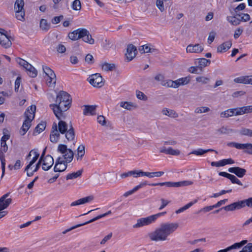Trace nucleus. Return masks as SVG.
Returning a JSON list of instances; mask_svg holds the SVG:
<instances>
[{
  "label": "nucleus",
  "mask_w": 252,
  "mask_h": 252,
  "mask_svg": "<svg viewBox=\"0 0 252 252\" xmlns=\"http://www.w3.org/2000/svg\"><path fill=\"white\" fill-rule=\"evenodd\" d=\"M72 8L74 10H80L81 8V4L80 0H75L72 4Z\"/></svg>",
  "instance_id": "49"
},
{
  "label": "nucleus",
  "mask_w": 252,
  "mask_h": 252,
  "mask_svg": "<svg viewBox=\"0 0 252 252\" xmlns=\"http://www.w3.org/2000/svg\"><path fill=\"white\" fill-rule=\"evenodd\" d=\"M94 199L92 195L88 196L76 200L70 204L71 206H75L79 205L84 204L92 201Z\"/></svg>",
  "instance_id": "21"
},
{
  "label": "nucleus",
  "mask_w": 252,
  "mask_h": 252,
  "mask_svg": "<svg viewBox=\"0 0 252 252\" xmlns=\"http://www.w3.org/2000/svg\"><path fill=\"white\" fill-rule=\"evenodd\" d=\"M36 110V106L35 105H31L25 112L26 116L25 120L32 122L35 116V112Z\"/></svg>",
  "instance_id": "15"
},
{
  "label": "nucleus",
  "mask_w": 252,
  "mask_h": 252,
  "mask_svg": "<svg viewBox=\"0 0 252 252\" xmlns=\"http://www.w3.org/2000/svg\"><path fill=\"white\" fill-rule=\"evenodd\" d=\"M10 192H8L0 198V210H3L7 208L12 202V199L6 198L9 195Z\"/></svg>",
  "instance_id": "11"
},
{
  "label": "nucleus",
  "mask_w": 252,
  "mask_h": 252,
  "mask_svg": "<svg viewBox=\"0 0 252 252\" xmlns=\"http://www.w3.org/2000/svg\"><path fill=\"white\" fill-rule=\"evenodd\" d=\"M79 37H82L83 41L90 44L94 43V40L92 38L90 32L86 29H83L80 33Z\"/></svg>",
  "instance_id": "10"
},
{
  "label": "nucleus",
  "mask_w": 252,
  "mask_h": 252,
  "mask_svg": "<svg viewBox=\"0 0 252 252\" xmlns=\"http://www.w3.org/2000/svg\"><path fill=\"white\" fill-rule=\"evenodd\" d=\"M234 114L233 109H229L225 111L222 112L220 113V117L221 118H228L234 116Z\"/></svg>",
  "instance_id": "44"
},
{
  "label": "nucleus",
  "mask_w": 252,
  "mask_h": 252,
  "mask_svg": "<svg viewBox=\"0 0 252 252\" xmlns=\"http://www.w3.org/2000/svg\"><path fill=\"white\" fill-rule=\"evenodd\" d=\"M116 68V65L114 63H105L102 64V68L106 71H113Z\"/></svg>",
  "instance_id": "38"
},
{
  "label": "nucleus",
  "mask_w": 252,
  "mask_h": 252,
  "mask_svg": "<svg viewBox=\"0 0 252 252\" xmlns=\"http://www.w3.org/2000/svg\"><path fill=\"white\" fill-rule=\"evenodd\" d=\"M55 102L54 104H50V108L52 109L58 120L64 119L66 117L64 112L69 109L71 102L66 103L65 101L60 102L55 101Z\"/></svg>",
  "instance_id": "5"
},
{
  "label": "nucleus",
  "mask_w": 252,
  "mask_h": 252,
  "mask_svg": "<svg viewBox=\"0 0 252 252\" xmlns=\"http://www.w3.org/2000/svg\"><path fill=\"white\" fill-rule=\"evenodd\" d=\"M136 51V47L132 44H129L127 46L126 56L128 61H131L135 57Z\"/></svg>",
  "instance_id": "16"
},
{
  "label": "nucleus",
  "mask_w": 252,
  "mask_h": 252,
  "mask_svg": "<svg viewBox=\"0 0 252 252\" xmlns=\"http://www.w3.org/2000/svg\"><path fill=\"white\" fill-rule=\"evenodd\" d=\"M217 131L220 134H228L234 132V130L233 129L228 128L227 127L223 126L218 129Z\"/></svg>",
  "instance_id": "45"
},
{
  "label": "nucleus",
  "mask_w": 252,
  "mask_h": 252,
  "mask_svg": "<svg viewBox=\"0 0 252 252\" xmlns=\"http://www.w3.org/2000/svg\"><path fill=\"white\" fill-rule=\"evenodd\" d=\"M137 97L140 100H147V96L142 92L140 91H136V92Z\"/></svg>",
  "instance_id": "54"
},
{
  "label": "nucleus",
  "mask_w": 252,
  "mask_h": 252,
  "mask_svg": "<svg viewBox=\"0 0 252 252\" xmlns=\"http://www.w3.org/2000/svg\"><path fill=\"white\" fill-rule=\"evenodd\" d=\"M3 151L2 150H0V159L1 164V170H2V174L1 178H2L4 175L5 173V159L4 158V155L3 153Z\"/></svg>",
  "instance_id": "31"
},
{
  "label": "nucleus",
  "mask_w": 252,
  "mask_h": 252,
  "mask_svg": "<svg viewBox=\"0 0 252 252\" xmlns=\"http://www.w3.org/2000/svg\"><path fill=\"white\" fill-rule=\"evenodd\" d=\"M111 211H108L107 212L104 213V214H101V215H98L97 216V217L90 220L86 222V223H91V222H93L95 220H97L103 217H106V216L109 215V214H111Z\"/></svg>",
  "instance_id": "46"
},
{
  "label": "nucleus",
  "mask_w": 252,
  "mask_h": 252,
  "mask_svg": "<svg viewBox=\"0 0 252 252\" xmlns=\"http://www.w3.org/2000/svg\"><path fill=\"white\" fill-rule=\"evenodd\" d=\"M31 122H32L29 121L28 120L24 121L22 126L20 130V133L21 135H24L26 134L27 131L31 126Z\"/></svg>",
  "instance_id": "26"
},
{
  "label": "nucleus",
  "mask_w": 252,
  "mask_h": 252,
  "mask_svg": "<svg viewBox=\"0 0 252 252\" xmlns=\"http://www.w3.org/2000/svg\"><path fill=\"white\" fill-rule=\"evenodd\" d=\"M77 159H81L85 155V146L80 145L77 148Z\"/></svg>",
  "instance_id": "40"
},
{
  "label": "nucleus",
  "mask_w": 252,
  "mask_h": 252,
  "mask_svg": "<svg viewBox=\"0 0 252 252\" xmlns=\"http://www.w3.org/2000/svg\"><path fill=\"white\" fill-rule=\"evenodd\" d=\"M162 113L172 118H177L178 116V114L174 110L168 109L166 108L162 109Z\"/></svg>",
  "instance_id": "30"
},
{
  "label": "nucleus",
  "mask_w": 252,
  "mask_h": 252,
  "mask_svg": "<svg viewBox=\"0 0 252 252\" xmlns=\"http://www.w3.org/2000/svg\"><path fill=\"white\" fill-rule=\"evenodd\" d=\"M156 6L161 12H163L164 10L163 0H157Z\"/></svg>",
  "instance_id": "59"
},
{
  "label": "nucleus",
  "mask_w": 252,
  "mask_h": 252,
  "mask_svg": "<svg viewBox=\"0 0 252 252\" xmlns=\"http://www.w3.org/2000/svg\"><path fill=\"white\" fill-rule=\"evenodd\" d=\"M83 28H79L72 32H70L68 34V38L73 41L77 40L79 39L82 38L79 37L80 33L81 32Z\"/></svg>",
  "instance_id": "23"
},
{
  "label": "nucleus",
  "mask_w": 252,
  "mask_h": 252,
  "mask_svg": "<svg viewBox=\"0 0 252 252\" xmlns=\"http://www.w3.org/2000/svg\"><path fill=\"white\" fill-rule=\"evenodd\" d=\"M121 107H123L128 110H130L133 107H134L133 103L130 102L122 101L120 103Z\"/></svg>",
  "instance_id": "43"
},
{
  "label": "nucleus",
  "mask_w": 252,
  "mask_h": 252,
  "mask_svg": "<svg viewBox=\"0 0 252 252\" xmlns=\"http://www.w3.org/2000/svg\"><path fill=\"white\" fill-rule=\"evenodd\" d=\"M82 172L83 169H81L77 171L76 172L68 174L66 176V180H72L79 177L82 175Z\"/></svg>",
  "instance_id": "33"
},
{
  "label": "nucleus",
  "mask_w": 252,
  "mask_h": 252,
  "mask_svg": "<svg viewBox=\"0 0 252 252\" xmlns=\"http://www.w3.org/2000/svg\"><path fill=\"white\" fill-rule=\"evenodd\" d=\"M21 82V78L18 76L15 82V91L18 92Z\"/></svg>",
  "instance_id": "64"
},
{
  "label": "nucleus",
  "mask_w": 252,
  "mask_h": 252,
  "mask_svg": "<svg viewBox=\"0 0 252 252\" xmlns=\"http://www.w3.org/2000/svg\"><path fill=\"white\" fill-rule=\"evenodd\" d=\"M42 168L43 170L47 171L54 164V159L53 157L48 155L45 156L43 160H42Z\"/></svg>",
  "instance_id": "12"
},
{
  "label": "nucleus",
  "mask_w": 252,
  "mask_h": 252,
  "mask_svg": "<svg viewBox=\"0 0 252 252\" xmlns=\"http://www.w3.org/2000/svg\"><path fill=\"white\" fill-rule=\"evenodd\" d=\"M247 243V240H243L239 243H234L233 245L229 246L230 250L232 249L240 248Z\"/></svg>",
  "instance_id": "47"
},
{
  "label": "nucleus",
  "mask_w": 252,
  "mask_h": 252,
  "mask_svg": "<svg viewBox=\"0 0 252 252\" xmlns=\"http://www.w3.org/2000/svg\"><path fill=\"white\" fill-rule=\"evenodd\" d=\"M228 170L229 172L235 174L239 178L243 177L247 172L245 169L239 167H230Z\"/></svg>",
  "instance_id": "18"
},
{
  "label": "nucleus",
  "mask_w": 252,
  "mask_h": 252,
  "mask_svg": "<svg viewBox=\"0 0 252 252\" xmlns=\"http://www.w3.org/2000/svg\"><path fill=\"white\" fill-rule=\"evenodd\" d=\"M31 66H27L26 68V69L28 71V75L32 78L35 77L37 75V70L32 66L31 64H30Z\"/></svg>",
  "instance_id": "34"
},
{
  "label": "nucleus",
  "mask_w": 252,
  "mask_h": 252,
  "mask_svg": "<svg viewBox=\"0 0 252 252\" xmlns=\"http://www.w3.org/2000/svg\"><path fill=\"white\" fill-rule=\"evenodd\" d=\"M63 120H59L58 125L55 122L53 124L50 135V140L53 143H55L58 141L60 133L65 134V137L68 141L74 140L75 134L73 127L72 125H70L69 126V129H67V124Z\"/></svg>",
  "instance_id": "1"
},
{
  "label": "nucleus",
  "mask_w": 252,
  "mask_h": 252,
  "mask_svg": "<svg viewBox=\"0 0 252 252\" xmlns=\"http://www.w3.org/2000/svg\"><path fill=\"white\" fill-rule=\"evenodd\" d=\"M154 222L152 215L146 218H143L138 219L137 223L133 226V228H139L144 225H149Z\"/></svg>",
  "instance_id": "9"
},
{
  "label": "nucleus",
  "mask_w": 252,
  "mask_h": 252,
  "mask_svg": "<svg viewBox=\"0 0 252 252\" xmlns=\"http://www.w3.org/2000/svg\"><path fill=\"white\" fill-rule=\"evenodd\" d=\"M196 80L198 82H201L202 84H207L210 81V79L207 77H203V76H199L197 77L196 78Z\"/></svg>",
  "instance_id": "56"
},
{
  "label": "nucleus",
  "mask_w": 252,
  "mask_h": 252,
  "mask_svg": "<svg viewBox=\"0 0 252 252\" xmlns=\"http://www.w3.org/2000/svg\"><path fill=\"white\" fill-rule=\"evenodd\" d=\"M85 108L83 111V114L85 115L90 114L91 115H95L96 106L95 105H84Z\"/></svg>",
  "instance_id": "25"
},
{
  "label": "nucleus",
  "mask_w": 252,
  "mask_h": 252,
  "mask_svg": "<svg viewBox=\"0 0 252 252\" xmlns=\"http://www.w3.org/2000/svg\"><path fill=\"white\" fill-rule=\"evenodd\" d=\"M219 175L220 176H222L229 179L233 184H237L241 186L243 185L242 182L233 175L229 174L225 172H220L219 173Z\"/></svg>",
  "instance_id": "17"
},
{
  "label": "nucleus",
  "mask_w": 252,
  "mask_h": 252,
  "mask_svg": "<svg viewBox=\"0 0 252 252\" xmlns=\"http://www.w3.org/2000/svg\"><path fill=\"white\" fill-rule=\"evenodd\" d=\"M197 60H198V66L199 67L200 71L202 70L203 67L209 65L211 63V61L205 58H200L197 59Z\"/></svg>",
  "instance_id": "27"
},
{
  "label": "nucleus",
  "mask_w": 252,
  "mask_h": 252,
  "mask_svg": "<svg viewBox=\"0 0 252 252\" xmlns=\"http://www.w3.org/2000/svg\"><path fill=\"white\" fill-rule=\"evenodd\" d=\"M240 133L243 135L252 137V130L249 128H242L240 131Z\"/></svg>",
  "instance_id": "50"
},
{
  "label": "nucleus",
  "mask_w": 252,
  "mask_h": 252,
  "mask_svg": "<svg viewBox=\"0 0 252 252\" xmlns=\"http://www.w3.org/2000/svg\"><path fill=\"white\" fill-rule=\"evenodd\" d=\"M241 205H245L249 207L252 208V197H250L248 199L241 200Z\"/></svg>",
  "instance_id": "51"
},
{
  "label": "nucleus",
  "mask_w": 252,
  "mask_h": 252,
  "mask_svg": "<svg viewBox=\"0 0 252 252\" xmlns=\"http://www.w3.org/2000/svg\"><path fill=\"white\" fill-rule=\"evenodd\" d=\"M214 151L216 154H218V152L217 151L214 150L213 149H207V150H203L202 149H198L197 150L192 151L190 154H193L196 156H202L205 153H207L209 152H213Z\"/></svg>",
  "instance_id": "28"
},
{
  "label": "nucleus",
  "mask_w": 252,
  "mask_h": 252,
  "mask_svg": "<svg viewBox=\"0 0 252 252\" xmlns=\"http://www.w3.org/2000/svg\"><path fill=\"white\" fill-rule=\"evenodd\" d=\"M46 126V123L45 122H41L35 127L33 134H34L35 133H37V134L41 133L45 129Z\"/></svg>",
  "instance_id": "35"
},
{
  "label": "nucleus",
  "mask_w": 252,
  "mask_h": 252,
  "mask_svg": "<svg viewBox=\"0 0 252 252\" xmlns=\"http://www.w3.org/2000/svg\"><path fill=\"white\" fill-rule=\"evenodd\" d=\"M25 2L24 0H16L14 3V9L15 11L24 10V6Z\"/></svg>",
  "instance_id": "32"
},
{
  "label": "nucleus",
  "mask_w": 252,
  "mask_h": 252,
  "mask_svg": "<svg viewBox=\"0 0 252 252\" xmlns=\"http://www.w3.org/2000/svg\"><path fill=\"white\" fill-rule=\"evenodd\" d=\"M239 252H252V243H248Z\"/></svg>",
  "instance_id": "60"
},
{
  "label": "nucleus",
  "mask_w": 252,
  "mask_h": 252,
  "mask_svg": "<svg viewBox=\"0 0 252 252\" xmlns=\"http://www.w3.org/2000/svg\"><path fill=\"white\" fill-rule=\"evenodd\" d=\"M177 223H163L160 227L148 234L150 240L153 241H164L178 227Z\"/></svg>",
  "instance_id": "2"
},
{
  "label": "nucleus",
  "mask_w": 252,
  "mask_h": 252,
  "mask_svg": "<svg viewBox=\"0 0 252 252\" xmlns=\"http://www.w3.org/2000/svg\"><path fill=\"white\" fill-rule=\"evenodd\" d=\"M63 18V15L54 17L52 20V23L54 24H57L60 22V21Z\"/></svg>",
  "instance_id": "63"
},
{
  "label": "nucleus",
  "mask_w": 252,
  "mask_h": 252,
  "mask_svg": "<svg viewBox=\"0 0 252 252\" xmlns=\"http://www.w3.org/2000/svg\"><path fill=\"white\" fill-rule=\"evenodd\" d=\"M210 111V108L207 107H200L197 108L195 110V112L196 113H205L207 112Z\"/></svg>",
  "instance_id": "57"
},
{
  "label": "nucleus",
  "mask_w": 252,
  "mask_h": 252,
  "mask_svg": "<svg viewBox=\"0 0 252 252\" xmlns=\"http://www.w3.org/2000/svg\"><path fill=\"white\" fill-rule=\"evenodd\" d=\"M143 171L142 170H132L127 172L121 174V177L122 179L127 178L130 176H133L134 178H138L139 177L143 176Z\"/></svg>",
  "instance_id": "19"
},
{
  "label": "nucleus",
  "mask_w": 252,
  "mask_h": 252,
  "mask_svg": "<svg viewBox=\"0 0 252 252\" xmlns=\"http://www.w3.org/2000/svg\"><path fill=\"white\" fill-rule=\"evenodd\" d=\"M192 184V182L191 181H184L181 182H166L163 183H152L148 184L147 181H144L143 182L141 183L139 185L135 187L132 190L133 192H135L139 189L141 188L144 187L146 185H149L151 186H166V187L171 188V187H175L177 188L179 187H183L187 186L189 185H190Z\"/></svg>",
  "instance_id": "4"
},
{
  "label": "nucleus",
  "mask_w": 252,
  "mask_h": 252,
  "mask_svg": "<svg viewBox=\"0 0 252 252\" xmlns=\"http://www.w3.org/2000/svg\"><path fill=\"white\" fill-rule=\"evenodd\" d=\"M232 46L230 41H227L220 44L218 47L217 52L219 53L225 52L227 51Z\"/></svg>",
  "instance_id": "24"
},
{
  "label": "nucleus",
  "mask_w": 252,
  "mask_h": 252,
  "mask_svg": "<svg viewBox=\"0 0 252 252\" xmlns=\"http://www.w3.org/2000/svg\"><path fill=\"white\" fill-rule=\"evenodd\" d=\"M6 32L2 29H0V44L5 48L10 47L11 45V40H13L11 36L6 34Z\"/></svg>",
  "instance_id": "6"
},
{
  "label": "nucleus",
  "mask_w": 252,
  "mask_h": 252,
  "mask_svg": "<svg viewBox=\"0 0 252 252\" xmlns=\"http://www.w3.org/2000/svg\"><path fill=\"white\" fill-rule=\"evenodd\" d=\"M234 163V161L232 158L223 159L220 160V166H223L226 164H233Z\"/></svg>",
  "instance_id": "58"
},
{
  "label": "nucleus",
  "mask_w": 252,
  "mask_h": 252,
  "mask_svg": "<svg viewBox=\"0 0 252 252\" xmlns=\"http://www.w3.org/2000/svg\"><path fill=\"white\" fill-rule=\"evenodd\" d=\"M160 152L161 153H164L166 155H170L172 156H178L180 154V150L178 149H173L171 147L167 148L164 146L160 148Z\"/></svg>",
  "instance_id": "20"
},
{
  "label": "nucleus",
  "mask_w": 252,
  "mask_h": 252,
  "mask_svg": "<svg viewBox=\"0 0 252 252\" xmlns=\"http://www.w3.org/2000/svg\"><path fill=\"white\" fill-rule=\"evenodd\" d=\"M141 53L152 52V49L147 45L142 46L139 48Z\"/></svg>",
  "instance_id": "53"
},
{
  "label": "nucleus",
  "mask_w": 252,
  "mask_h": 252,
  "mask_svg": "<svg viewBox=\"0 0 252 252\" xmlns=\"http://www.w3.org/2000/svg\"><path fill=\"white\" fill-rule=\"evenodd\" d=\"M42 69L44 73H45L48 77H52L54 78L55 77V76H56V74L54 71L52 69H51L49 67L43 65Z\"/></svg>",
  "instance_id": "39"
},
{
  "label": "nucleus",
  "mask_w": 252,
  "mask_h": 252,
  "mask_svg": "<svg viewBox=\"0 0 252 252\" xmlns=\"http://www.w3.org/2000/svg\"><path fill=\"white\" fill-rule=\"evenodd\" d=\"M190 77L189 76L179 79V81L181 82L180 83L182 85L188 84L190 82Z\"/></svg>",
  "instance_id": "61"
},
{
  "label": "nucleus",
  "mask_w": 252,
  "mask_h": 252,
  "mask_svg": "<svg viewBox=\"0 0 252 252\" xmlns=\"http://www.w3.org/2000/svg\"><path fill=\"white\" fill-rule=\"evenodd\" d=\"M203 50V47L199 44H190L186 48L187 52L191 53H199L202 52Z\"/></svg>",
  "instance_id": "14"
},
{
  "label": "nucleus",
  "mask_w": 252,
  "mask_h": 252,
  "mask_svg": "<svg viewBox=\"0 0 252 252\" xmlns=\"http://www.w3.org/2000/svg\"><path fill=\"white\" fill-rule=\"evenodd\" d=\"M17 62L20 65L23 66L25 69L27 66H31L28 62L21 58L17 59Z\"/></svg>",
  "instance_id": "55"
},
{
  "label": "nucleus",
  "mask_w": 252,
  "mask_h": 252,
  "mask_svg": "<svg viewBox=\"0 0 252 252\" xmlns=\"http://www.w3.org/2000/svg\"><path fill=\"white\" fill-rule=\"evenodd\" d=\"M143 176H147L149 178H153L154 177H159L164 174L163 171H158L155 172H148L143 171Z\"/></svg>",
  "instance_id": "29"
},
{
  "label": "nucleus",
  "mask_w": 252,
  "mask_h": 252,
  "mask_svg": "<svg viewBox=\"0 0 252 252\" xmlns=\"http://www.w3.org/2000/svg\"><path fill=\"white\" fill-rule=\"evenodd\" d=\"M40 27L42 30L47 31L50 28V24L47 22V20L42 19L40 22Z\"/></svg>",
  "instance_id": "41"
},
{
  "label": "nucleus",
  "mask_w": 252,
  "mask_h": 252,
  "mask_svg": "<svg viewBox=\"0 0 252 252\" xmlns=\"http://www.w3.org/2000/svg\"><path fill=\"white\" fill-rule=\"evenodd\" d=\"M227 21L233 26L239 25L241 23V20L235 16H227L226 17Z\"/></svg>",
  "instance_id": "36"
},
{
  "label": "nucleus",
  "mask_w": 252,
  "mask_h": 252,
  "mask_svg": "<svg viewBox=\"0 0 252 252\" xmlns=\"http://www.w3.org/2000/svg\"><path fill=\"white\" fill-rule=\"evenodd\" d=\"M197 201V200L195 199L193 201L190 202L189 203L186 204L183 207H181L180 209H179L178 210H177V211H176V213L179 214V213H181L184 212V211L186 210L187 209H189L191 206H192L194 204L196 203Z\"/></svg>",
  "instance_id": "37"
},
{
  "label": "nucleus",
  "mask_w": 252,
  "mask_h": 252,
  "mask_svg": "<svg viewBox=\"0 0 252 252\" xmlns=\"http://www.w3.org/2000/svg\"><path fill=\"white\" fill-rule=\"evenodd\" d=\"M56 101H65L66 103L72 102L71 96L69 94L64 91H60L57 95Z\"/></svg>",
  "instance_id": "13"
},
{
  "label": "nucleus",
  "mask_w": 252,
  "mask_h": 252,
  "mask_svg": "<svg viewBox=\"0 0 252 252\" xmlns=\"http://www.w3.org/2000/svg\"><path fill=\"white\" fill-rule=\"evenodd\" d=\"M235 148L238 149H252V144L246 143V144H240L236 143L235 144Z\"/></svg>",
  "instance_id": "42"
},
{
  "label": "nucleus",
  "mask_w": 252,
  "mask_h": 252,
  "mask_svg": "<svg viewBox=\"0 0 252 252\" xmlns=\"http://www.w3.org/2000/svg\"><path fill=\"white\" fill-rule=\"evenodd\" d=\"M57 150L63 155V157H59L56 160L54 170L56 172H60L64 171L67 167V163L72 161L74 157V153L72 150L68 149L67 146L64 144H59Z\"/></svg>",
  "instance_id": "3"
},
{
  "label": "nucleus",
  "mask_w": 252,
  "mask_h": 252,
  "mask_svg": "<svg viewBox=\"0 0 252 252\" xmlns=\"http://www.w3.org/2000/svg\"><path fill=\"white\" fill-rule=\"evenodd\" d=\"M56 82V76L55 77H48L47 84L49 87H54Z\"/></svg>",
  "instance_id": "52"
},
{
  "label": "nucleus",
  "mask_w": 252,
  "mask_h": 252,
  "mask_svg": "<svg viewBox=\"0 0 252 252\" xmlns=\"http://www.w3.org/2000/svg\"><path fill=\"white\" fill-rule=\"evenodd\" d=\"M241 201H238L237 202H235L229 205H228L226 206L223 207L218 210H216L213 212V213H218L220 210L222 209H224L226 211H233L235 210H239L245 207V205H243V204H242L241 206Z\"/></svg>",
  "instance_id": "8"
},
{
  "label": "nucleus",
  "mask_w": 252,
  "mask_h": 252,
  "mask_svg": "<svg viewBox=\"0 0 252 252\" xmlns=\"http://www.w3.org/2000/svg\"><path fill=\"white\" fill-rule=\"evenodd\" d=\"M88 80L90 83L94 87L100 88L104 85L102 77L99 73L90 75Z\"/></svg>",
  "instance_id": "7"
},
{
  "label": "nucleus",
  "mask_w": 252,
  "mask_h": 252,
  "mask_svg": "<svg viewBox=\"0 0 252 252\" xmlns=\"http://www.w3.org/2000/svg\"><path fill=\"white\" fill-rule=\"evenodd\" d=\"M243 29L242 28H239L237 29L234 34V37L235 39L238 38L242 33Z\"/></svg>",
  "instance_id": "62"
},
{
  "label": "nucleus",
  "mask_w": 252,
  "mask_h": 252,
  "mask_svg": "<svg viewBox=\"0 0 252 252\" xmlns=\"http://www.w3.org/2000/svg\"><path fill=\"white\" fill-rule=\"evenodd\" d=\"M234 81L237 83L250 84L252 85V76L237 77L234 79Z\"/></svg>",
  "instance_id": "22"
},
{
  "label": "nucleus",
  "mask_w": 252,
  "mask_h": 252,
  "mask_svg": "<svg viewBox=\"0 0 252 252\" xmlns=\"http://www.w3.org/2000/svg\"><path fill=\"white\" fill-rule=\"evenodd\" d=\"M15 11L16 17L18 20L23 21L25 20V10H19L20 12L18 10Z\"/></svg>",
  "instance_id": "48"
}]
</instances>
